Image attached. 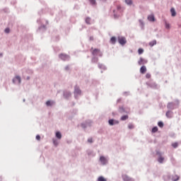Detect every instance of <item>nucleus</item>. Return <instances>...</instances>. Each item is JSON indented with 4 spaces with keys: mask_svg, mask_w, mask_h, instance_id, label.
Returning a JSON list of instances; mask_svg holds the SVG:
<instances>
[{
    "mask_svg": "<svg viewBox=\"0 0 181 181\" xmlns=\"http://www.w3.org/2000/svg\"><path fill=\"white\" fill-rule=\"evenodd\" d=\"M117 40L122 46H124V45H127V39L125 37H118Z\"/></svg>",
    "mask_w": 181,
    "mask_h": 181,
    "instance_id": "nucleus-1",
    "label": "nucleus"
},
{
    "mask_svg": "<svg viewBox=\"0 0 181 181\" xmlns=\"http://www.w3.org/2000/svg\"><path fill=\"white\" fill-rule=\"evenodd\" d=\"M92 54L93 56L95 57V56H99V57H103V52H101V51H100V49H95L93 52H92Z\"/></svg>",
    "mask_w": 181,
    "mask_h": 181,
    "instance_id": "nucleus-2",
    "label": "nucleus"
},
{
    "mask_svg": "<svg viewBox=\"0 0 181 181\" xmlns=\"http://www.w3.org/2000/svg\"><path fill=\"white\" fill-rule=\"evenodd\" d=\"M59 59L63 60L64 62H67V60H70V56L65 54H60L59 55Z\"/></svg>",
    "mask_w": 181,
    "mask_h": 181,
    "instance_id": "nucleus-3",
    "label": "nucleus"
},
{
    "mask_svg": "<svg viewBox=\"0 0 181 181\" xmlns=\"http://www.w3.org/2000/svg\"><path fill=\"white\" fill-rule=\"evenodd\" d=\"M13 84H21L22 82V79L21 78V76H16L13 80H12Z\"/></svg>",
    "mask_w": 181,
    "mask_h": 181,
    "instance_id": "nucleus-4",
    "label": "nucleus"
},
{
    "mask_svg": "<svg viewBox=\"0 0 181 181\" xmlns=\"http://www.w3.org/2000/svg\"><path fill=\"white\" fill-rule=\"evenodd\" d=\"M78 95H81V90H80V88H78V86H75V88H74L75 98H77V97H78Z\"/></svg>",
    "mask_w": 181,
    "mask_h": 181,
    "instance_id": "nucleus-5",
    "label": "nucleus"
},
{
    "mask_svg": "<svg viewBox=\"0 0 181 181\" xmlns=\"http://www.w3.org/2000/svg\"><path fill=\"white\" fill-rule=\"evenodd\" d=\"M108 124L109 125H110V127H112L114 125H118V124H119V122L114 119H110L108 120Z\"/></svg>",
    "mask_w": 181,
    "mask_h": 181,
    "instance_id": "nucleus-6",
    "label": "nucleus"
},
{
    "mask_svg": "<svg viewBox=\"0 0 181 181\" xmlns=\"http://www.w3.org/2000/svg\"><path fill=\"white\" fill-rule=\"evenodd\" d=\"M100 162L102 163V165H107V163H108V159L105 156H101L100 157Z\"/></svg>",
    "mask_w": 181,
    "mask_h": 181,
    "instance_id": "nucleus-7",
    "label": "nucleus"
},
{
    "mask_svg": "<svg viewBox=\"0 0 181 181\" xmlns=\"http://www.w3.org/2000/svg\"><path fill=\"white\" fill-rule=\"evenodd\" d=\"M91 124L92 122L90 120H88V122L82 123L81 127L82 128H83V129H86V128H87L88 127H91Z\"/></svg>",
    "mask_w": 181,
    "mask_h": 181,
    "instance_id": "nucleus-8",
    "label": "nucleus"
},
{
    "mask_svg": "<svg viewBox=\"0 0 181 181\" xmlns=\"http://www.w3.org/2000/svg\"><path fill=\"white\" fill-rule=\"evenodd\" d=\"M146 84L148 86V87H151V88H158V84H156V83L147 82Z\"/></svg>",
    "mask_w": 181,
    "mask_h": 181,
    "instance_id": "nucleus-9",
    "label": "nucleus"
},
{
    "mask_svg": "<svg viewBox=\"0 0 181 181\" xmlns=\"http://www.w3.org/2000/svg\"><path fill=\"white\" fill-rule=\"evenodd\" d=\"M167 108L169 110H175V108H176V105L174 103H169L167 105Z\"/></svg>",
    "mask_w": 181,
    "mask_h": 181,
    "instance_id": "nucleus-10",
    "label": "nucleus"
},
{
    "mask_svg": "<svg viewBox=\"0 0 181 181\" xmlns=\"http://www.w3.org/2000/svg\"><path fill=\"white\" fill-rule=\"evenodd\" d=\"M146 63H148V60L144 58H140V60L138 62L139 66H142V64H146Z\"/></svg>",
    "mask_w": 181,
    "mask_h": 181,
    "instance_id": "nucleus-11",
    "label": "nucleus"
},
{
    "mask_svg": "<svg viewBox=\"0 0 181 181\" xmlns=\"http://www.w3.org/2000/svg\"><path fill=\"white\" fill-rule=\"evenodd\" d=\"M122 179L124 181H134V179L129 177L127 175H123Z\"/></svg>",
    "mask_w": 181,
    "mask_h": 181,
    "instance_id": "nucleus-12",
    "label": "nucleus"
},
{
    "mask_svg": "<svg viewBox=\"0 0 181 181\" xmlns=\"http://www.w3.org/2000/svg\"><path fill=\"white\" fill-rule=\"evenodd\" d=\"M64 97L65 98H70L71 97V93L67 90L64 91Z\"/></svg>",
    "mask_w": 181,
    "mask_h": 181,
    "instance_id": "nucleus-13",
    "label": "nucleus"
},
{
    "mask_svg": "<svg viewBox=\"0 0 181 181\" xmlns=\"http://www.w3.org/2000/svg\"><path fill=\"white\" fill-rule=\"evenodd\" d=\"M140 73H141V74H145V73H146V66H141L140 69Z\"/></svg>",
    "mask_w": 181,
    "mask_h": 181,
    "instance_id": "nucleus-14",
    "label": "nucleus"
},
{
    "mask_svg": "<svg viewBox=\"0 0 181 181\" xmlns=\"http://www.w3.org/2000/svg\"><path fill=\"white\" fill-rule=\"evenodd\" d=\"M166 117L167 118H172L173 117V112H170V111H168L165 113Z\"/></svg>",
    "mask_w": 181,
    "mask_h": 181,
    "instance_id": "nucleus-15",
    "label": "nucleus"
},
{
    "mask_svg": "<svg viewBox=\"0 0 181 181\" xmlns=\"http://www.w3.org/2000/svg\"><path fill=\"white\" fill-rule=\"evenodd\" d=\"M180 179V177H179L177 175H173L171 177V180L173 181H177Z\"/></svg>",
    "mask_w": 181,
    "mask_h": 181,
    "instance_id": "nucleus-16",
    "label": "nucleus"
},
{
    "mask_svg": "<svg viewBox=\"0 0 181 181\" xmlns=\"http://www.w3.org/2000/svg\"><path fill=\"white\" fill-rule=\"evenodd\" d=\"M148 20L150 22H155V16L153 15H150L148 16Z\"/></svg>",
    "mask_w": 181,
    "mask_h": 181,
    "instance_id": "nucleus-17",
    "label": "nucleus"
},
{
    "mask_svg": "<svg viewBox=\"0 0 181 181\" xmlns=\"http://www.w3.org/2000/svg\"><path fill=\"white\" fill-rule=\"evenodd\" d=\"M54 104V101L47 100L46 102L47 107H52Z\"/></svg>",
    "mask_w": 181,
    "mask_h": 181,
    "instance_id": "nucleus-18",
    "label": "nucleus"
},
{
    "mask_svg": "<svg viewBox=\"0 0 181 181\" xmlns=\"http://www.w3.org/2000/svg\"><path fill=\"white\" fill-rule=\"evenodd\" d=\"M110 43H112V45H115V43H117V38L115 37H112L110 39Z\"/></svg>",
    "mask_w": 181,
    "mask_h": 181,
    "instance_id": "nucleus-19",
    "label": "nucleus"
},
{
    "mask_svg": "<svg viewBox=\"0 0 181 181\" xmlns=\"http://www.w3.org/2000/svg\"><path fill=\"white\" fill-rule=\"evenodd\" d=\"M170 12H171V16H176V11L175 10V8H171L170 9Z\"/></svg>",
    "mask_w": 181,
    "mask_h": 181,
    "instance_id": "nucleus-20",
    "label": "nucleus"
},
{
    "mask_svg": "<svg viewBox=\"0 0 181 181\" xmlns=\"http://www.w3.org/2000/svg\"><path fill=\"white\" fill-rule=\"evenodd\" d=\"M119 112H121V114H124V112H128V111H126L124 107H120L119 108Z\"/></svg>",
    "mask_w": 181,
    "mask_h": 181,
    "instance_id": "nucleus-21",
    "label": "nucleus"
},
{
    "mask_svg": "<svg viewBox=\"0 0 181 181\" xmlns=\"http://www.w3.org/2000/svg\"><path fill=\"white\" fill-rule=\"evenodd\" d=\"M165 160V158L162 157V156H159L158 158V162L159 163H163V161Z\"/></svg>",
    "mask_w": 181,
    "mask_h": 181,
    "instance_id": "nucleus-22",
    "label": "nucleus"
},
{
    "mask_svg": "<svg viewBox=\"0 0 181 181\" xmlns=\"http://www.w3.org/2000/svg\"><path fill=\"white\" fill-rule=\"evenodd\" d=\"M55 136L57 139H60L62 138V133L60 132H57Z\"/></svg>",
    "mask_w": 181,
    "mask_h": 181,
    "instance_id": "nucleus-23",
    "label": "nucleus"
},
{
    "mask_svg": "<svg viewBox=\"0 0 181 181\" xmlns=\"http://www.w3.org/2000/svg\"><path fill=\"white\" fill-rule=\"evenodd\" d=\"M155 45H156V40H154L149 42V46H151V47H153Z\"/></svg>",
    "mask_w": 181,
    "mask_h": 181,
    "instance_id": "nucleus-24",
    "label": "nucleus"
},
{
    "mask_svg": "<svg viewBox=\"0 0 181 181\" xmlns=\"http://www.w3.org/2000/svg\"><path fill=\"white\" fill-rule=\"evenodd\" d=\"M125 4H127V5L131 6L132 5V4H134V2L132 1V0H124Z\"/></svg>",
    "mask_w": 181,
    "mask_h": 181,
    "instance_id": "nucleus-25",
    "label": "nucleus"
},
{
    "mask_svg": "<svg viewBox=\"0 0 181 181\" xmlns=\"http://www.w3.org/2000/svg\"><path fill=\"white\" fill-rule=\"evenodd\" d=\"M86 23L88 25H91V18L90 17L86 18Z\"/></svg>",
    "mask_w": 181,
    "mask_h": 181,
    "instance_id": "nucleus-26",
    "label": "nucleus"
},
{
    "mask_svg": "<svg viewBox=\"0 0 181 181\" xmlns=\"http://www.w3.org/2000/svg\"><path fill=\"white\" fill-rule=\"evenodd\" d=\"M98 67L99 69H102L103 70H107V67H105V66L102 64H98Z\"/></svg>",
    "mask_w": 181,
    "mask_h": 181,
    "instance_id": "nucleus-27",
    "label": "nucleus"
},
{
    "mask_svg": "<svg viewBox=\"0 0 181 181\" xmlns=\"http://www.w3.org/2000/svg\"><path fill=\"white\" fill-rule=\"evenodd\" d=\"M52 142L54 146H57V145H59V141H57V139H53Z\"/></svg>",
    "mask_w": 181,
    "mask_h": 181,
    "instance_id": "nucleus-28",
    "label": "nucleus"
},
{
    "mask_svg": "<svg viewBox=\"0 0 181 181\" xmlns=\"http://www.w3.org/2000/svg\"><path fill=\"white\" fill-rule=\"evenodd\" d=\"M91 62H92V63H97V62H98V58L94 57L92 58Z\"/></svg>",
    "mask_w": 181,
    "mask_h": 181,
    "instance_id": "nucleus-29",
    "label": "nucleus"
},
{
    "mask_svg": "<svg viewBox=\"0 0 181 181\" xmlns=\"http://www.w3.org/2000/svg\"><path fill=\"white\" fill-rule=\"evenodd\" d=\"M121 121H127L128 119V115H124L121 117Z\"/></svg>",
    "mask_w": 181,
    "mask_h": 181,
    "instance_id": "nucleus-30",
    "label": "nucleus"
},
{
    "mask_svg": "<svg viewBox=\"0 0 181 181\" xmlns=\"http://www.w3.org/2000/svg\"><path fill=\"white\" fill-rule=\"evenodd\" d=\"M98 181H107V179L104 178V177H103V176H100L98 178Z\"/></svg>",
    "mask_w": 181,
    "mask_h": 181,
    "instance_id": "nucleus-31",
    "label": "nucleus"
},
{
    "mask_svg": "<svg viewBox=\"0 0 181 181\" xmlns=\"http://www.w3.org/2000/svg\"><path fill=\"white\" fill-rule=\"evenodd\" d=\"M90 5H96L97 4V1H95V0H88Z\"/></svg>",
    "mask_w": 181,
    "mask_h": 181,
    "instance_id": "nucleus-32",
    "label": "nucleus"
},
{
    "mask_svg": "<svg viewBox=\"0 0 181 181\" xmlns=\"http://www.w3.org/2000/svg\"><path fill=\"white\" fill-rule=\"evenodd\" d=\"M172 146H173V148H177V146H179V144H177V142H175V143L172 144Z\"/></svg>",
    "mask_w": 181,
    "mask_h": 181,
    "instance_id": "nucleus-33",
    "label": "nucleus"
},
{
    "mask_svg": "<svg viewBox=\"0 0 181 181\" xmlns=\"http://www.w3.org/2000/svg\"><path fill=\"white\" fill-rule=\"evenodd\" d=\"M153 134H155V132H158V127H154L152 129Z\"/></svg>",
    "mask_w": 181,
    "mask_h": 181,
    "instance_id": "nucleus-34",
    "label": "nucleus"
},
{
    "mask_svg": "<svg viewBox=\"0 0 181 181\" xmlns=\"http://www.w3.org/2000/svg\"><path fill=\"white\" fill-rule=\"evenodd\" d=\"M128 128L129 129H134V124H132V123H129L128 125Z\"/></svg>",
    "mask_w": 181,
    "mask_h": 181,
    "instance_id": "nucleus-35",
    "label": "nucleus"
},
{
    "mask_svg": "<svg viewBox=\"0 0 181 181\" xmlns=\"http://www.w3.org/2000/svg\"><path fill=\"white\" fill-rule=\"evenodd\" d=\"M138 53H139V54H142V53H144V49L139 48L138 49Z\"/></svg>",
    "mask_w": 181,
    "mask_h": 181,
    "instance_id": "nucleus-36",
    "label": "nucleus"
},
{
    "mask_svg": "<svg viewBox=\"0 0 181 181\" xmlns=\"http://www.w3.org/2000/svg\"><path fill=\"white\" fill-rule=\"evenodd\" d=\"M158 125L160 128H163V123L162 122H158Z\"/></svg>",
    "mask_w": 181,
    "mask_h": 181,
    "instance_id": "nucleus-37",
    "label": "nucleus"
},
{
    "mask_svg": "<svg viewBox=\"0 0 181 181\" xmlns=\"http://www.w3.org/2000/svg\"><path fill=\"white\" fill-rule=\"evenodd\" d=\"M113 13L115 18H118L119 16L118 13H115V10H113Z\"/></svg>",
    "mask_w": 181,
    "mask_h": 181,
    "instance_id": "nucleus-38",
    "label": "nucleus"
},
{
    "mask_svg": "<svg viewBox=\"0 0 181 181\" xmlns=\"http://www.w3.org/2000/svg\"><path fill=\"white\" fill-rule=\"evenodd\" d=\"M165 29H170V25L168 23H165Z\"/></svg>",
    "mask_w": 181,
    "mask_h": 181,
    "instance_id": "nucleus-39",
    "label": "nucleus"
},
{
    "mask_svg": "<svg viewBox=\"0 0 181 181\" xmlns=\"http://www.w3.org/2000/svg\"><path fill=\"white\" fill-rule=\"evenodd\" d=\"M88 142L89 144H93V138H89V139H88Z\"/></svg>",
    "mask_w": 181,
    "mask_h": 181,
    "instance_id": "nucleus-40",
    "label": "nucleus"
},
{
    "mask_svg": "<svg viewBox=\"0 0 181 181\" xmlns=\"http://www.w3.org/2000/svg\"><path fill=\"white\" fill-rule=\"evenodd\" d=\"M4 32H5L6 33H9V32H11V30H10L9 28H6L5 30H4Z\"/></svg>",
    "mask_w": 181,
    "mask_h": 181,
    "instance_id": "nucleus-41",
    "label": "nucleus"
},
{
    "mask_svg": "<svg viewBox=\"0 0 181 181\" xmlns=\"http://www.w3.org/2000/svg\"><path fill=\"white\" fill-rule=\"evenodd\" d=\"M41 29H46V26L42 25L39 28V30H41Z\"/></svg>",
    "mask_w": 181,
    "mask_h": 181,
    "instance_id": "nucleus-42",
    "label": "nucleus"
},
{
    "mask_svg": "<svg viewBox=\"0 0 181 181\" xmlns=\"http://www.w3.org/2000/svg\"><path fill=\"white\" fill-rule=\"evenodd\" d=\"M146 78H151V74H146Z\"/></svg>",
    "mask_w": 181,
    "mask_h": 181,
    "instance_id": "nucleus-43",
    "label": "nucleus"
},
{
    "mask_svg": "<svg viewBox=\"0 0 181 181\" xmlns=\"http://www.w3.org/2000/svg\"><path fill=\"white\" fill-rule=\"evenodd\" d=\"M36 139H37V141H40V136L39 134H37V135L36 136Z\"/></svg>",
    "mask_w": 181,
    "mask_h": 181,
    "instance_id": "nucleus-44",
    "label": "nucleus"
},
{
    "mask_svg": "<svg viewBox=\"0 0 181 181\" xmlns=\"http://www.w3.org/2000/svg\"><path fill=\"white\" fill-rule=\"evenodd\" d=\"M65 70H66V71H69V70H70L69 66H65Z\"/></svg>",
    "mask_w": 181,
    "mask_h": 181,
    "instance_id": "nucleus-45",
    "label": "nucleus"
},
{
    "mask_svg": "<svg viewBox=\"0 0 181 181\" xmlns=\"http://www.w3.org/2000/svg\"><path fill=\"white\" fill-rule=\"evenodd\" d=\"M119 9H121V6H118L117 7V11L118 12H119Z\"/></svg>",
    "mask_w": 181,
    "mask_h": 181,
    "instance_id": "nucleus-46",
    "label": "nucleus"
},
{
    "mask_svg": "<svg viewBox=\"0 0 181 181\" xmlns=\"http://www.w3.org/2000/svg\"><path fill=\"white\" fill-rule=\"evenodd\" d=\"M3 56H4V54L0 53V57H3Z\"/></svg>",
    "mask_w": 181,
    "mask_h": 181,
    "instance_id": "nucleus-47",
    "label": "nucleus"
},
{
    "mask_svg": "<svg viewBox=\"0 0 181 181\" xmlns=\"http://www.w3.org/2000/svg\"><path fill=\"white\" fill-rule=\"evenodd\" d=\"M37 23H40V20L37 21Z\"/></svg>",
    "mask_w": 181,
    "mask_h": 181,
    "instance_id": "nucleus-48",
    "label": "nucleus"
},
{
    "mask_svg": "<svg viewBox=\"0 0 181 181\" xmlns=\"http://www.w3.org/2000/svg\"><path fill=\"white\" fill-rule=\"evenodd\" d=\"M119 101H121V99L117 100V103H119Z\"/></svg>",
    "mask_w": 181,
    "mask_h": 181,
    "instance_id": "nucleus-49",
    "label": "nucleus"
},
{
    "mask_svg": "<svg viewBox=\"0 0 181 181\" xmlns=\"http://www.w3.org/2000/svg\"><path fill=\"white\" fill-rule=\"evenodd\" d=\"M30 78L29 76L27 77V80H30Z\"/></svg>",
    "mask_w": 181,
    "mask_h": 181,
    "instance_id": "nucleus-50",
    "label": "nucleus"
},
{
    "mask_svg": "<svg viewBox=\"0 0 181 181\" xmlns=\"http://www.w3.org/2000/svg\"><path fill=\"white\" fill-rule=\"evenodd\" d=\"M88 155H89V156L91 155V153H88Z\"/></svg>",
    "mask_w": 181,
    "mask_h": 181,
    "instance_id": "nucleus-51",
    "label": "nucleus"
},
{
    "mask_svg": "<svg viewBox=\"0 0 181 181\" xmlns=\"http://www.w3.org/2000/svg\"><path fill=\"white\" fill-rule=\"evenodd\" d=\"M25 99H23V103H25Z\"/></svg>",
    "mask_w": 181,
    "mask_h": 181,
    "instance_id": "nucleus-52",
    "label": "nucleus"
},
{
    "mask_svg": "<svg viewBox=\"0 0 181 181\" xmlns=\"http://www.w3.org/2000/svg\"><path fill=\"white\" fill-rule=\"evenodd\" d=\"M179 28H181V25H179Z\"/></svg>",
    "mask_w": 181,
    "mask_h": 181,
    "instance_id": "nucleus-53",
    "label": "nucleus"
},
{
    "mask_svg": "<svg viewBox=\"0 0 181 181\" xmlns=\"http://www.w3.org/2000/svg\"><path fill=\"white\" fill-rule=\"evenodd\" d=\"M103 1H107V0H103Z\"/></svg>",
    "mask_w": 181,
    "mask_h": 181,
    "instance_id": "nucleus-54",
    "label": "nucleus"
}]
</instances>
